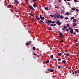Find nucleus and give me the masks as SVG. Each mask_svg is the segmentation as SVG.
Instances as JSON below:
<instances>
[{
    "mask_svg": "<svg viewBox=\"0 0 79 79\" xmlns=\"http://www.w3.org/2000/svg\"><path fill=\"white\" fill-rule=\"evenodd\" d=\"M56 23V22H55V21H52V20H48L46 22V24H47L48 25H50V23H51V24H50L51 26H56V24H54V23Z\"/></svg>",
    "mask_w": 79,
    "mask_h": 79,
    "instance_id": "f257e3e1",
    "label": "nucleus"
},
{
    "mask_svg": "<svg viewBox=\"0 0 79 79\" xmlns=\"http://www.w3.org/2000/svg\"><path fill=\"white\" fill-rule=\"evenodd\" d=\"M29 8H30V10H31V11H34V10L35 9L34 8V7H33L32 6L30 5L29 6Z\"/></svg>",
    "mask_w": 79,
    "mask_h": 79,
    "instance_id": "f03ea898",
    "label": "nucleus"
},
{
    "mask_svg": "<svg viewBox=\"0 0 79 79\" xmlns=\"http://www.w3.org/2000/svg\"><path fill=\"white\" fill-rule=\"evenodd\" d=\"M59 37L60 38H62V37H63V35L62 33V32H60L59 33Z\"/></svg>",
    "mask_w": 79,
    "mask_h": 79,
    "instance_id": "7ed1b4c3",
    "label": "nucleus"
},
{
    "mask_svg": "<svg viewBox=\"0 0 79 79\" xmlns=\"http://www.w3.org/2000/svg\"><path fill=\"white\" fill-rule=\"evenodd\" d=\"M69 29L70 30V32L71 34H73V29H72V28L70 27H69Z\"/></svg>",
    "mask_w": 79,
    "mask_h": 79,
    "instance_id": "20e7f679",
    "label": "nucleus"
},
{
    "mask_svg": "<svg viewBox=\"0 0 79 79\" xmlns=\"http://www.w3.org/2000/svg\"><path fill=\"white\" fill-rule=\"evenodd\" d=\"M56 23L58 25H61V23L58 20L57 21Z\"/></svg>",
    "mask_w": 79,
    "mask_h": 79,
    "instance_id": "39448f33",
    "label": "nucleus"
},
{
    "mask_svg": "<svg viewBox=\"0 0 79 79\" xmlns=\"http://www.w3.org/2000/svg\"><path fill=\"white\" fill-rule=\"evenodd\" d=\"M58 13H57L55 15H54V17L56 18L58 16Z\"/></svg>",
    "mask_w": 79,
    "mask_h": 79,
    "instance_id": "423d86ee",
    "label": "nucleus"
},
{
    "mask_svg": "<svg viewBox=\"0 0 79 79\" xmlns=\"http://www.w3.org/2000/svg\"><path fill=\"white\" fill-rule=\"evenodd\" d=\"M33 6L34 8H36V6H37V4H36L35 2L34 3V4H33Z\"/></svg>",
    "mask_w": 79,
    "mask_h": 79,
    "instance_id": "0eeeda50",
    "label": "nucleus"
},
{
    "mask_svg": "<svg viewBox=\"0 0 79 79\" xmlns=\"http://www.w3.org/2000/svg\"><path fill=\"white\" fill-rule=\"evenodd\" d=\"M48 71H50V72H53V71H54V70L53 69H48Z\"/></svg>",
    "mask_w": 79,
    "mask_h": 79,
    "instance_id": "6e6552de",
    "label": "nucleus"
},
{
    "mask_svg": "<svg viewBox=\"0 0 79 79\" xmlns=\"http://www.w3.org/2000/svg\"><path fill=\"white\" fill-rule=\"evenodd\" d=\"M73 27H76V23H74L73 24Z\"/></svg>",
    "mask_w": 79,
    "mask_h": 79,
    "instance_id": "1a4fd4ad",
    "label": "nucleus"
},
{
    "mask_svg": "<svg viewBox=\"0 0 79 79\" xmlns=\"http://www.w3.org/2000/svg\"><path fill=\"white\" fill-rule=\"evenodd\" d=\"M59 18H60V19H63L64 18V17L63 16L61 15L60 16V17Z\"/></svg>",
    "mask_w": 79,
    "mask_h": 79,
    "instance_id": "9d476101",
    "label": "nucleus"
},
{
    "mask_svg": "<svg viewBox=\"0 0 79 79\" xmlns=\"http://www.w3.org/2000/svg\"><path fill=\"white\" fill-rule=\"evenodd\" d=\"M66 61L65 60H63L62 61V63H63L64 64H65L66 63Z\"/></svg>",
    "mask_w": 79,
    "mask_h": 79,
    "instance_id": "9b49d317",
    "label": "nucleus"
},
{
    "mask_svg": "<svg viewBox=\"0 0 79 79\" xmlns=\"http://www.w3.org/2000/svg\"><path fill=\"white\" fill-rule=\"evenodd\" d=\"M61 14H64V10H62L61 11Z\"/></svg>",
    "mask_w": 79,
    "mask_h": 79,
    "instance_id": "f8f14e48",
    "label": "nucleus"
},
{
    "mask_svg": "<svg viewBox=\"0 0 79 79\" xmlns=\"http://www.w3.org/2000/svg\"><path fill=\"white\" fill-rule=\"evenodd\" d=\"M8 8H11L12 7V6L10 4H9L8 6H7Z\"/></svg>",
    "mask_w": 79,
    "mask_h": 79,
    "instance_id": "ddd939ff",
    "label": "nucleus"
},
{
    "mask_svg": "<svg viewBox=\"0 0 79 79\" xmlns=\"http://www.w3.org/2000/svg\"><path fill=\"white\" fill-rule=\"evenodd\" d=\"M36 18H37L38 20H40V19L39 18V17H38V16H36Z\"/></svg>",
    "mask_w": 79,
    "mask_h": 79,
    "instance_id": "4468645a",
    "label": "nucleus"
},
{
    "mask_svg": "<svg viewBox=\"0 0 79 79\" xmlns=\"http://www.w3.org/2000/svg\"><path fill=\"white\" fill-rule=\"evenodd\" d=\"M15 2L17 4H19V2L17 1V0H15Z\"/></svg>",
    "mask_w": 79,
    "mask_h": 79,
    "instance_id": "2eb2a0df",
    "label": "nucleus"
},
{
    "mask_svg": "<svg viewBox=\"0 0 79 79\" xmlns=\"http://www.w3.org/2000/svg\"><path fill=\"white\" fill-rule=\"evenodd\" d=\"M46 61V64H47L48 63H49V60H47L45 61Z\"/></svg>",
    "mask_w": 79,
    "mask_h": 79,
    "instance_id": "dca6fc26",
    "label": "nucleus"
},
{
    "mask_svg": "<svg viewBox=\"0 0 79 79\" xmlns=\"http://www.w3.org/2000/svg\"><path fill=\"white\" fill-rule=\"evenodd\" d=\"M69 12H66L65 14V15H69Z\"/></svg>",
    "mask_w": 79,
    "mask_h": 79,
    "instance_id": "f3484780",
    "label": "nucleus"
},
{
    "mask_svg": "<svg viewBox=\"0 0 79 79\" xmlns=\"http://www.w3.org/2000/svg\"><path fill=\"white\" fill-rule=\"evenodd\" d=\"M45 10H46L47 11H48V7H46L45 8Z\"/></svg>",
    "mask_w": 79,
    "mask_h": 79,
    "instance_id": "a211bd4d",
    "label": "nucleus"
},
{
    "mask_svg": "<svg viewBox=\"0 0 79 79\" xmlns=\"http://www.w3.org/2000/svg\"><path fill=\"white\" fill-rule=\"evenodd\" d=\"M69 18H68V17H66L64 18V19H66V20H67V19H68Z\"/></svg>",
    "mask_w": 79,
    "mask_h": 79,
    "instance_id": "6ab92c4d",
    "label": "nucleus"
},
{
    "mask_svg": "<svg viewBox=\"0 0 79 79\" xmlns=\"http://www.w3.org/2000/svg\"><path fill=\"white\" fill-rule=\"evenodd\" d=\"M55 8H59V7L58 6H57L55 5Z\"/></svg>",
    "mask_w": 79,
    "mask_h": 79,
    "instance_id": "aec40b11",
    "label": "nucleus"
},
{
    "mask_svg": "<svg viewBox=\"0 0 79 79\" xmlns=\"http://www.w3.org/2000/svg\"><path fill=\"white\" fill-rule=\"evenodd\" d=\"M72 10H73V11H74L76 10V8L75 7H73V8H72Z\"/></svg>",
    "mask_w": 79,
    "mask_h": 79,
    "instance_id": "412c9836",
    "label": "nucleus"
},
{
    "mask_svg": "<svg viewBox=\"0 0 79 79\" xmlns=\"http://www.w3.org/2000/svg\"><path fill=\"white\" fill-rule=\"evenodd\" d=\"M57 60L59 61H60L61 60V58H59Z\"/></svg>",
    "mask_w": 79,
    "mask_h": 79,
    "instance_id": "4be33fe9",
    "label": "nucleus"
},
{
    "mask_svg": "<svg viewBox=\"0 0 79 79\" xmlns=\"http://www.w3.org/2000/svg\"><path fill=\"white\" fill-rule=\"evenodd\" d=\"M48 29H49V30H50V31H52V28H51V27H48Z\"/></svg>",
    "mask_w": 79,
    "mask_h": 79,
    "instance_id": "5701e85b",
    "label": "nucleus"
},
{
    "mask_svg": "<svg viewBox=\"0 0 79 79\" xmlns=\"http://www.w3.org/2000/svg\"><path fill=\"white\" fill-rule=\"evenodd\" d=\"M50 16L51 17H52V18L54 17V15H50Z\"/></svg>",
    "mask_w": 79,
    "mask_h": 79,
    "instance_id": "b1692460",
    "label": "nucleus"
},
{
    "mask_svg": "<svg viewBox=\"0 0 79 79\" xmlns=\"http://www.w3.org/2000/svg\"><path fill=\"white\" fill-rule=\"evenodd\" d=\"M61 53H60V52L58 53V55H59V56H61Z\"/></svg>",
    "mask_w": 79,
    "mask_h": 79,
    "instance_id": "393cba45",
    "label": "nucleus"
},
{
    "mask_svg": "<svg viewBox=\"0 0 79 79\" xmlns=\"http://www.w3.org/2000/svg\"><path fill=\"white\" fill-rule=\"evenodd\" d=\"M68 5L69 6H71V3L69 2H68Z\"/></svg>",
    "mask_w": 79,
    "mask_h": 79,
    "instance_id": "a878e982",
    "label": "nucleus"
},
{
    "mask_svg": "<svg viewBox=\"0 0 79 79\" xmlns=\"http://www.w3.org/2000/svg\"><path fill=\"white\" fill-rule=\"evenodd\" d=\"M73 22H76L77 21V20H76V19H74L73 20Z\"/></svg>",
    "mask_w": 79,
    "mask_h": 79,
    "instance_id": "bb28decb",
    "label": "nucleus"
},
{
    "mask_svg": "<svg viewBox=\"0 0 79 79\" xmlns=\"http://www.w3.org/2000/svg\"><path fill=\"white\" fill-rule=\"evenodd\" d=\"M41 19L42 20H44V17H42Z\"/></svg>",
    "mask_w": 79,
    "mask_h": 79,
    "instance_id": "cd10ccee",
    "label": "nucleus"
},
{
    "mask_svg": "<svg viewBox=\"0 0 79 79\" xmlns=\"http://www.w3.org/2000/svg\"><path fill=\"white\" fill-rule=\"evenodd\" d=\"M75 31L77 32H79V31L77 29H75Z\"/></svg>",
    "mask_w": 79,
    "mask_h": 79,
    "instance_id": "c85d7f7f",
    "label": "nucleus"
},
{
    "mask_svg": "<svg viewBox=\"0 0 79 79\" xmlns=\"http://www.w3.org/2000/svg\"><path fill=\"white\" fill-rule=\"evenodd\" d=\"M26 45H27V46H28V45H29V43L27 42L26 43Z\"/></svg>",
    "mask_w": 79,
    "mask_h": 79,
    "instance_id": "c756f323",
    "label": "nucleus"
},
{
    "mask_svg": "<svg viewBox=\"0 0 79 79\" xmlns=\"http://www.w3.org/2000/svg\"><path fill=\"white\" fill-rule=\"evenodd\" d=\"M62 30L63 31H66V29H64V28H62Z\"/></svg>",
    "mask_w": 79,
    "mask_h": 79,
    "instance_id": "7c9ffc66",
    "label": "nucleus"
},
{
    "mask_svg": "<svg viewBox=\"0 0 79 79\" xmlns=\"http://www.w3.org/2000/svg\"><path fill=\"white\" fill-rule=\"evenodd\" d=\"M32 49L33 50H35V47H33Z\"/></svg>",
    "mask_w": 79,
    "mask_h": 79,
    "instance_id": "2f4dec72",
    "label": "nucleus"
},
{
    "mask_svg": "<svg viewBox=\"0 0 79 79\" xmlns=\"http://www.w3.org/2000/svg\"><path fill=\"white\" fill-rule=\"evenodd\" d=\"M63 28H64H64L65 29H67V26H64V27H63Z\"/></svg>",
    "mask_w": 79,
    "mask_h": 79,
    "instance_id": "473e14b6",
    "label": "nucleus"
},
{
    "mask_svg": "<svg viewBox=\"0 0 79 79\" xmlns=\"http://www.w3.org/2000/svg\"><path fill=\"white\" fill-rule=\"evenodd\" d=\"M50 58H52V59L53 58V55H52V56H50Z\"/></svg>",
    "mask_w": 79,
    "mask_h": 79,
    "instance_id": "72a5a7b5",
    "label": "nucleus"
},
{
    "mask_svg": "<svg viewBox=\"0 0 79 79\" xmlns=\"http://www.w3.org/2000/svg\"><path fill=\"white\" fill-rule=\"evenodd\" d=\"M40 23H44V22L43 20H40Z\"/></svg>",
    "mask_w": 79,
    "mask_h": 79,
    "instance_id": "f704fd0d",
    "label": "nucleus"
},
{
    "mask_svg": "<svg viewBox=\"0 0 79 79\" xmlns=\"http://www.w3.org/2000/svg\"><path fill=\"white\" fill-rule=\"evenodd\" d=\"M76 11L77 12H78V11H79V10L78 9H76Z\"/></svg>",
    "mask_w": 79,
    "mask_h": 79,
    "instance_id": "c9c22d12",
    "label": "nucleus"
},
{
    "mask_svg": "<svg viewBox=\"0 0 79 79\" xmlns=\"http://www.w3.org/2000/svg\"><path fill=\"white\" fill-rule=\"evenodd\" d=\"M74 72H75V74H77V71H75Z\"/></svg>",
    "mask_w": 79,
    "mask_h": 79,
    "instance_id": "e433bc0d",
    "label": "nucleus"
},
{
    "mask_svg": "<svg viewBox=\"0 0 79 79\" xmlns=\"http://www.w3.org/2000/svg\"><path fill=\"white\" fill-rule=\"evenodd\" d=\"M70 55V54L68 53L67 54V56H69Z\"/></svg>",
    "mask_w": 79,
    "mask_h": 79,
    "instance_id": "4c0bfd02",
    "label": "nucleus"
},
{
    "mask_svg": "<svg viewBox=\"0 0 79 79\" xmlns=\"http://www.w3.org/2000/svg\"><path fill=\"white\" fill-rule=\"evenodd\" d=\"M30 16H33V17H34V15H33L32 14H30Z\"/></svg>",
    "mask_w": 79,
    "mask_h": 79,
    "instance_id": "58836bf2",
    "label": "nucleus"
},
{
    "mask_svg": "<svg viewBox=\"0 0 79 79\" xmlns=\"http://www.w3.org/2000/svg\"><path fill=\"white\" fill-rule=\"evenodd\" d=\"M60 15H59L58 16H57V19H58V18H60Z\"/></svg>",
    "mask_w": 79,
    "mask_h": 79,
    "instance_id": "ea45409f",
    "label": "nucleus"
},
{
    "mask_svg": "<svg viewBox=\"0 0 79 79\" xmlns=\"http://www.w3.org/2000/svg\"><path fill=\"white\" fill-rule=\"evenodd\" d=\"M73 34L74 35H76V33L75 32L73 33Z\"/></svg>",
    "mask_w": 79,
    "mask_h": 79,
    "instance_id": "a19ab883",
    "label": "nucleus"
},
{
    "mask_svg": "<svg viewBox=\"0 0 79 79\" xmlns=\"http://www.w3.org/2000/svg\"><path fill=\"white\" fill-rule=\"evenodd\" d=\"M58 68H59V69H60V68H61V66H58Z\"/></svg>",
    "mask_w": 79,
    "mask_h": 79,
    "instance_id": "79ce46f5",
    "label": "nucleus"
},
{
    "mask_svg": "<svg viewBox=\"0 0 79 79\" xmlns=\"http://www.w3.org/2000/svg\"><path fill=\"white\" fill-rule=\"evenodd\" d=\"M74 19V17H71V19Z\"/></svg>",
    "mask_w": 79,
    "mask_h": 79,
    "instance_id": "37998d69",
    "label": "nucleus"
},
{
    "mask_svg": "<svg viewBox=\"0 0 79 79\" xmlns=\"http://www.w3.org/2000/svg\"><path fill=\"white\" fill-rule=\"evenodd\" d=\"M66 31H67V32H68V31H69V29H66Z\"/></svg>",
    "mask_w": 79,
    "mask_h": 79,
    "instance_id": "c03bdc74",
    "label": "nucleus"
},
{
    "mask_svg": "<svg viewBox=\"0 0 79 79\" xmlns=\"http://www.w3.org/2000/svg\"><path fill=\"white\" fill-rule=\"evenodd\" d=\"M32 1L33 2H35L36 1V0H32Z\"/></svg>",
    "mask_w": 79,
    "mask_h": 79,
    "instance_id": "a18cd8bd",
    "label": "nucleus"
},
{
    "mask_svg": "<svg viewBox=\"0 0 79 79\" xmlns=\"http://www.w3.org/2000/svg\"><path fill=\"white\" fill-rule=\"evenodd\" d=\"M58 2L60 3V2H61V0H58Z\"/></svg>",
    "mask_w": 79,
    "mask_h": 79,
    "instance_id": "49530a36",
    "label": "nucleus"
},
{
    "mask_svg": "<svg viewBox=\"0 0 79 79\" xmlns=\"http://www.w3.org/2000/svg\"><path fill=\"white\" fill-rule=\"evenodd\" d=\"M40 19H42V15H40Z\"/></svg>",
    "mask_w": 79,
    "mask_h": 79,
    "instance_id": "de8ad7c7",
    "label": "nucleus"
},
{
    "mask_svg": "<svg viewBox=\"0 0 79 79\" xmlns=\"http://www.w3.org/2000/svg\"><path fill=\"white\" fill-rule=\"evenodd\" d=\"M67 27H69V24H68L67 25Z\"/></svg>",
    "mask_w": 79,
    "mask_h": 79,
    "instance_id": "09e8293b",
    "label": "nucleus"
},
{
    "mask_svg": "<svg viewBox=\"0 0 79 79\" xmlns=\"http://www.w3.org/2000/svg\"><path fill=\"white\" fill-rule=\"evenodd\" d=\"M60 42H61L62 43H63V40H61Z\"/></svg>",
    "mask_w": 79,
    "mask_h": 79,
    "instance_id": "8fccbe9b",
    "label": "nucleus"
},
{
    "mask_svg": "<svg viewBox=\"0 0 79 79\" xmlns=\"http://www.w3.org/2000/svg\"><path fill=\"white\" fill-rule=\"evenodd\" d=\"M74 1L76 2H77V0H74Z\"/></svg>",
    "mask_w": 79,
    "mask_h": 79,
    "instance_id": "3c124183",
    "label": "nucleus"
},
{
    "mask_svg": "<svg viewBox=\"0 0 79 79\" xmlns=\"http://www.w3.org/2000/svg\"><path fill=\"white\" fill-rule=\"evenodd\" d=\"M73 74H75V72H73Z\"/></svg>",
    "mask_w": 79,
    "mask_h": 79,
    "instance_id": "603ef678",
    "label": "nucleus"
},
{
    "mask_svg": "<svg viewBox=\"0 0 79 79\" xmlns=\"http://www.w3.org/2000/svg\"><path fill=\"white\" fill-rule=\"evenodd\" d=\"M26 2H27V3H29V1H28V0H27Z\"/></svg>",
    "mask_w": 79,
    "mask_h": 79,
    "instance_id": "864d4df0",
    "label": "nucleus"
},
{
    "mask_svg": "<svg viewBox=\"0 0 79 79\" xmlns=\"http://www.w3.org/2000/svg\"><path fill=\"white\" fill-rule=\"evenodd\" d=\"M75 42H77V40H75Z\"/></svg>",
    "mask_w": 79,
    "mask_h": 79,
    "instance_id": "5fc2aeb1",
    "label": "nucleus"
},
{
    "mask_svg": "<svg viewBox=\"0 0 79 79\" xmlns=\"http://www.w3.org/2000/svg\"><path fill=\"white\" fill-rule=\"evenodd\" d=\"M30 18H32V16H31V15H30L29 16Z\"/></svg>",
    "mask_w": 79,
    "mask_h": 79,
    "instance_id": "6e6d98bb",
    "label": "nucleus"
},
{
    "mask_svg": "<svg viewBox=\"0 0 79 79\" xmlns=\"http://www.w3.org/2000/svg\"><path fill=\"white\" fill-rule=\"evenodd\" d=\"M33 19H34V18H33V19H31L32 21L33 22L34 21V20Z\"/></svg>",
    "mask_w": 79,
    "mask_h": 79,
    "instance_id": "4d7b16f0",
    "label": "nucleus"
},
{
    "mask_svg": "<svg viewBox=\"0 0 79 79\" xmlns=\"http://www.w3.org/2000/svg\"><path fill=\"white\" fill-rule=\"evenodd\" d=\"M31 42H31V41H29V44H30V43H31Z\"/></svg>",
    "mask_w": 79,
    "mask_h": 79,
    "instance_id": "13d9d810",
    "label": "nucleus"
},
{
    "mask_svg": "<svg viewBox=\"0 0 79 79\" xmlns=\"http://www.w3.org/2000/svg\"><path fill=\"white\" fill-rule=\"evenodd\" d=\"M35 56H37V54H35Z\"/></svg>",
    "mask_w": 79,
    "mask_h": 79,
    "instance_id": "bf43d9fd",
    "label": "nucleus"
},
{
    "mask_svg": "<svg viewBox=\"0 0 79 79\" xmlns=\"http://www.w3.org/2000/svg\"><path fill=\"white\" fill-rule=\"evenodd\" d=\"M58 33H60V32H60V31H58Z\"/></svg>",
    "mask_w": 79,
    "mask_h": 79,
    "instance_id": "052dcab7",
    "label": "nucleus"
},
{
    "mask_svg": "<svg viewBox=\"0 0 79 79\" xmlns=\"http://www.w3.org/2000/svg\"><path fill=\"white\" fill-rule=\"evenodd\" d=\"M67 2H68L69 1H70V0H67Z\"/></svg>",
    "mask_w": 79,
    "mask_h": 79,
    "instance_id": "680f3d73",
    "label": "nucleus"
},
{
    "mask_svg": "<svg viewBox=\"0 0 79 79\" xmlns=\"http://www.w3.org/2000/svg\"><path fill=\"white\" fill-rule=\"evenodd\" d=\"M78 46H79V45H76V47H78Z\"/></svg>",
    "mask_w": 79,
    "mask_h": 79,
    "instance_id": "e2e57ef3",
    "label": "nucleus"
},
{
    "mask_svg": "<svg viewBox=\"0 0 79 79\" xmlns=\"http://www.w3.org/2000/svg\"><path fill=\"white\" fill-rule=\"evenodd\" d=\"M64 54L65 55H67V54Z\"/></svg>",
    "mask_w": 79,
    "mask_h": 79,
    "instance_id": "0e129e2a",
    "label": "nucleus"
},
{
    "mask_svg": "<svg viewBox=\"0 0 79 79\" xmlns=\"http://www.w3.org/2000/svg\"><path fill=\"white\" fill-rule=\"evenodd\" d=\"M64 1H65V2H66V0H64Z\"/></svg>",
    "mask_w": 79,
    "mask_h": 79,
    "instance_id": "69168bd1",
    "label": "nucleus"
},
{
    "mask_svg": "<svg viewBox=\"0 0 79 79\" xmlns=\"http://www.w3.org/2000/svg\"><path fill=\"white\" fill-rule=\"evenodd\" d=\"M66 53H67V52H68V51H66Z\"/></svg>",
    "mask_w": 79,
    "mask_h": 79,
    "instance_id": "338daca9",
    "label": "nucleus"
},
{
    "mask_svg": "<svg viewBox=\"0 0 79 79\" xmlns=\"http://www.w3.org/2000/svg\"><path fill=\"white\" fill-rule=\"evenodd\" d=\"M56 30H57V29H56Z\"/></svg>",
    "mask_w": 79,
    "mask_h": 79,
    "instance_id": "774afa93",
    "label": "nucleus"
}]
</instances>
